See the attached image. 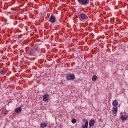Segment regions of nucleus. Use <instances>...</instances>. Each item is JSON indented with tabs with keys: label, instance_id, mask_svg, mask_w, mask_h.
I'll list each match as a JSON object with an SVG mask.
<instances>
[{
	"label": "nucleus",
	"instance_id": "nucleus-1",
	"mask_svg": "<svg viewBox=\"0 0 128 128\" xmlns=\"http://www.w3.org/2000/svg\"><path fill=\"white\" fill-rule=\"evenodd\" d=\"M78 16L81 22H84L86 20V15L84 13H79Z\"/></svg>",
	"mask_w": 128,
	"mask_h": 128
},
{
	"label": "nucleus",
	"instance_id": "nucleus-2",
	"mask_svg": "<svg viewBox=\"0 0 128 128\" xmlns=\"http://www.w3.org/2000/svg\"><path fill=\"white\" fill-rule=\"evenodd\" d=\"M78 1L82 6H87L90 4V0H78Z\"/></svg>",
	"mask_w": 128,
	"mask_h": 128
},
{
	"label": "nucleus",
	"instance_id": "nucleus-3",
	"mask_svg": "<svg viewBox=\"0 0 128 128\" xmlns=\"http://www.w3.org/2000/svg\"><path fill=\"white\" fill-rule=\"evenodd\" d=\"M67 80H76V76L74 74H70L66 76Z\"/></svg>",
	"mask_w": 128,
	"mask_h": 128
},
{
	"label": "nucleus",
	"instance_id": "nucleus-4",
	"mask_svg": "<svg viewBox=\"0 0 128 128\" xmlns=\"http://www.w3.org/2000/svg\"><path fill=\"white\" fill-rule=\"evenodd\" d=\"M56 20V17H54V15H52L50 18V22H52V24H54Z\"/></svg>",
	"mask_w": 128,
	"mask_h": 128
},
{
	"label": "nucleus",
	"instance_id": "nucleus-5",
	"mask_svg": "<svg viewBox=\"0 0 128 128\" xmlns=\"http://www.w3.org/2000/svg\"><path fill=\"white\" fill-rule=\"evenodd\" d=\"M84 122L85 123V124L82 126V128H88V121L84 119Z\"/></svg>",
	"mask_w": 128,
	"mask_h": 128
},
{
	"label": "nucleus",
	"instance_id": "nucleus-6",
	"mask_svg": "<svg viewBox=\"0 0 128 128\" xmlns=\"http://www.w3.org/2000/svg\"><path fill=\"white\" fill-rule=\"evenodd\" d=\"M48 100H50V95L48 94H46L44 96L43 98V100L44 102H48Z\"/></svg>",
	"mask_w": 128,
	"mask_h": 128
},
{
	"label": "nucleus",
	"instance_id": "nucleus-7",
	"mask_svg": "<svg viewBox=\"0 0 128 128\" xmlns=\"http://www.w3.org/2000/svg\"><path fill=\"white\" fill-rule=\"evenodd\" d=\"M48 126V124L46 123V122H42L40 124V128H44Z\"/></svg>",
	"mask_w": 128,
	"mask_h": 128
},
{
	"label": "nucleus",
	"instance_id": "nucleus-8",
	"mask_svg": "<svg viewBox=\"0 0 128 128\" xmlns=\"http://www.w3.org/2000/svg\"><path fill=\"white\" fill-rule=\"evenodd\" d=\"M112 106H114V108H117L118 106V101L116 100H113Z\"/></svg>",
	"mask_w": 128,
	"mask_h": 128
},
{
	"label": "nucleus",
	"instance_id": "nucleus-9",
	"mask_svg": "<svg viewBox=\"0 0 128 128\" xmlns=\"http://www.w3.org/2000/svg\"><path fill=\"white\" fill-rule=\"evenodd\" d=\"M112 112L113 114H116L118 112V107H114L113 110H112Z\"/></svg>",
	"mask_w": 128,
	"mask_h": 128
},
{
	"label": "nucleus",
	"instance_id": "nucleus-10",
	"mask_svg": "<svg viewBox=\"0 0 128 128\" xmlns=\"http://www.w3.org/2000/svg\"><path fill=\"white\" fill-rule=\"evenodd\" d=\"M94 124H96L94 120H91L89 122V126H94Z\"/></svg>",
	"mask_w": 128,
	"mask_h": 128
},
{
	"label": "nucleus",
	"instance_id": "nucleus-11",
	"mask_svg": "<svg viewBox=\"0 0 128 128\" xmlns=\"http://www.w3.org/2000/svg\"><path fill=\"white\" fill-rule=\"evenodd\" d=\"M22 110V108H18L16 110L15 112L16 114H20Z\"/></svg>",
	"mask_w": 128,
	"mask_h": 128
},
{
	"label": "nucleus",
	"instance_id": "nucleus-12",
	"mask_svg": "<svg viewBox=\"0 0 128 128\" xmlns=\"http://www.w3.org/2000/svg\"><path fill=\"white\" fill-rule=\"evenodd\" d=\"M128 116L126 115L122 116H121L122 120H128Z\"/></svg>",
	"mask_w": 128,
	"mask_h": 128
},
{
	"label": "nucleus",
	"instance_id": "nucleus-13",
	"mask_svg": "<svg viewBox=\"0 0 128 128\" xmlns=\"http://www.w3.org/2000/svg\"><path fill=\"white\" fill-rule=\"evenodd\" d=\"M26 52H27L28 54H32V48H26Z\"/></svg>",
	"mask_w": 128,
	"mask_h": 128
},
{
	"label": "nucleus",
	"instance_id": "nucleus-14",
	"mask_svg": "<svg viewBox=\"0 0 128 128\" xmlns=\"http://www.w3.org/2000/svg\"><path fill=\"white\" fill-rule=\"evenodd\" d=\"M0 74H2V76H4L6 74V72L4 70H0Z\"/></svg>",
	"mask_w": 128,
	"mask_h": 128
},
{
	"label": "nucleus",
	"instance_id": "nucleus-15",
	"mask_svg": "<svg viewBox=\"0 0 128 128\" xmlns=\"http://www.w3.org/2000/svg\"><path fill=\"white\" fill-rule=\"evenodd\" d=\"M96 78H98V76H93L92 80L93 82H96Z\"/></svg>",
	"mask_w": 128,
	"mask_h": 128
},
{
	"label": "nucleus",
	"instance_id": "nucleus-16",
	"mask_svg": "<svg viewBox=\"0 0 128 128\" xmlns=\"http://www.w3.org/2000/svg\"><path fill=\"white\" fill-rule=\"evenodd\" d=\"M72 124H76V119H72Z\"/></svg>",
	"mask_w": 128,
	"mask_h": 128
},
{
	"label": "nucleus",
	"instance_id": "nucleus-17",
	"mask_svg": "<svg viewBox=\"0 0 128 128\" xmlns=\"http://www.w3.org/2000/svg\"><path fill=\"white\" fill-rule=\"evenodd\" d=\"M20 66H22V64H24V62H22V61H21V62H20Z\"/></svg>",
	"mask_w": 128,
	"mask_h": 128
},
{
	"label": "nucleus",
	"instance_id": "nucleus-18",
	"mask_svg": "<svg viewBox=\"0 0 128 128\" xmlns=\"http://www.w3.org/2000/svg\"><path fill=\"white\" fill-rule=\"evenodd\" d=\"M90 2H94V0H89Z\"/></svg>",
	"mask_w": 128,
	"mask_h": 128
}]
</instances>
